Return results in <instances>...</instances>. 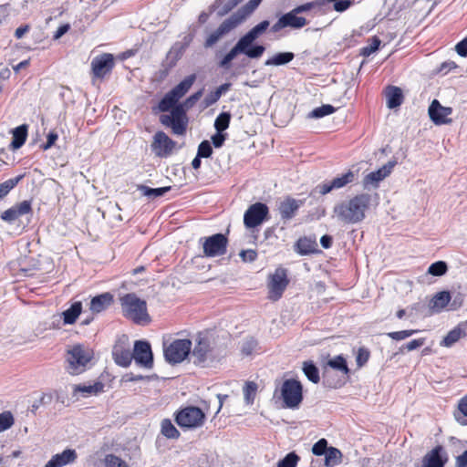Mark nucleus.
Returning <instances> with one entry per match:
<instances>
[{
    "label": "nucleus",
    "instance_id": "nucleus-1",
    "mask_svg": "<svg viewBox=\"0 0 467 467\" xmlns=\"http://www.w3.org/2000/svg\"><path fill=\"white\" fill-rule=\"evenodd\" d=\"M372 195L369 193H359L342 202L334 207V213L338 220L345 223L356 224L362 222L366 213L370 208Z\"/></svg>",
    "mask_w": 467,
    "mask_h": 467
},
{
    "label": "nucleus",
    "instance_id": "nucleus-2",
    "mask_svg": "<svg viewBox=\"0 0 467 467\" xmlns=\"http://www.w3.org/2000/svg\"><path fill=\"white\" fill-rule=\"evenodd\" d=\"M122 315L132 320L135 324L141 325L150 321L147 311V303L134 293H129L119 298Z\"/></svg>",
    "mask_w": 467,
    "mask_h": 467
},
{
    "label": "nucleus",
    "instance_id": "nucleus-3",
    "mask_svg": "<svg viewBox=\"0 0 467 467\" xmlns=\"http://www.w3.org/2000/svg\"><path fill=\"white\" fill-rule=\"evenodd\" d=\"M196 341L191 352L194 365L204 368L219 359L220 353L209 337L199 334Z\"/></svg>",
    "mask_w": 467,
    "mask_h": 467
},
{
    "label": "nucleus",
    "instance_id": "nucleus-4",
    "mask_svg": "<svg viewBox=\"0 0 467 467\" xmlns=\"http://www.w3.org/2000/svg\"><path fill=\"white\" fill-rule=\"evenodd\" d=\"M280 398L283 400V407L287 409H297L303 401V386L295 379L284 380L280 389Z\"/></svg>",
    "mask_w": 467,
    "mask_h": 467
},
{
    "label": "nucleus",
    "instance_id": "nucleus-5",
    "mask_svg": "<svg viewBox=\"0 0 467 467\" xmlns=\"http://www.w3.org/2000/svg\"><path fill=\"white\" fill-rule=\"evenodd\" d=\"M92 358V353L88 348L80 345L74 346L67 352V370L71 375H78L86 370L88 363Z\"/></svg>",
    "mask_w": 467,
    "mask_h": 467
},
{
    "label": "nucleus",
    "instance_id": "nucleus-6",
    "mask_svg": "<svg viewBox=\"0 0 467 467\" xmlns=\"http://www.w3.org/2000/svg\"><path fill=\"white\" fill-rule=\"evenodd\" d=\"M192 345L190 339H175L168 346L164 344L165 360L172 365L182 362L191 353Z\"/></svg>",
    "mask_w": 467,
    "mask_h": 467
},
{
    "label": "nucleus",
    "instance_id": "nucleus-7",
    "mask_svg": "<svg viewBox=\"0 0 467 467\" xmlns=\"http://www.w3.org/2000/svg\"><path fill=\"white\" fill-rule=\"evenodd\" d=\"M160 121L162 125L170 127L173 134L181 136L186 133L189 119L184 109L176 107L169 115H161Z\"/></svg>",
    "mask_w": 467,
    "mask_h": 467
},
{
    "label": "nucleus",
    "instance_id": "nucleus-8",
    "mask_svg": "<svg viewBox=\"0 0 467 467\" xmlns=\"http://www.w3.org/2000/svg\"><path fill=\"white\" fill-rule=\"evenodd\" d=\"M205 414L203 411L194 406H188L177 412L175 416L176 423L182 428L193 429L202 426L204 423Z\"/></svg>",
    "mask_w": 467,
    "mask_h": 467
},
{
    "label": "nucleus",
    "instance_id": "nucleus-9",
    "mask_svg": "<svg viewBox=\"0 0 467 467\" xmlns=\"http://www.w3.org/2000/svg\"><path fill=\"white\" fill-rule=\"evenodd\" d=\"M202 244L203 254L206 257L224 255L227 252L228 238L223 234H215L200 239Z\"/></svg>",
    "mask_w": 467,
    "mask_h": 467
},
{
    "label": "nucleus",
    "instance_id": "nucleus-10",
    "mask_svg": "<svg viewBox=\"0 0 467 467\" xmlns=\"http://www.w3.org/2000/svg\"><path fill=\"white\" fill-rule=\"evenodd\" d=\"M289 280L287 278V271L283 267L275 269V273L269 276L268 287V298L272 301L279 300L286 286L288 285Z\"/></svg>",
    "mask_w": 467,
    "mask_h": 467
},
{
    "label": "nucleus",
    "instance_id": "nucleus-11",
    "mask_svg": "<svg viewBox=\"0 0 467 467\" xmlns=\"http://www.w3.org/2000/svg\"><path fill=\"white\" fill-rule=\"evenodd\" d=\"M355 180V173L352 171L336 177L331 181H326L317 184L311 192L312 196L326 195L334 190L344 188L348 183L353 182Z\"/></svg>",
    "mask_w": 467,
    "mask_h": 467
},
{
    "label": "nucleus",
    "instance_id": "nucleus-12",
    "mask_svg": "<svg viewBox=\"0 0 467 467\" xmlns=\"http://www.w3.org/2000/svg\"><path fill=\"white\" fill-rule=\"evenodd\" d=\"M133 359L141 368L150 369L153 367V353L150 344L146 340H136L133 347Z\"/></svg>",
    "mask_w": 467,
    "mask_h": 467
},
{
    "label": "nucleus",
    "instance_id": "nucleus-13",
    "mask_svg": "<svg viewBox=\"0 0 467 467\" xmlns=\"http://www.w3.org/2000/svg\"><path fill=\"white\" fill-rule=\"evenodd\" d=\"M269 209L263 202H255L249 206L244 214V223L247 228L260 225L267 217Z\"/></svg>",
    "mask_w": 467,
    "mask_h": 467
},
{
    "label": "nucleus",
    "instance_id": "nucleus-14",
    "mask_svg": "<svg viewBox=\"0 0 467 467\" xmlns=\"http://www.w3.org/2000/svg\"><path fill=\"white\" fill-rule=\"evenodd\" d=\"M176 142L165 132L157 131L153 136L150 148L152 152L160 158H166L172 153Z\"/></svg>",
    "mask_w": 467,
    "mask_h": 467
},
{
    "label": "nucleus",
    "instance_id": "nucleus-15",
    "mask_svg": "<svg viewBox=\"0 0 467 467\" xmlns=\"http://www.w3.org/2000/svg\"><path fill=\"white\" fill-rule=\"evenodd\" d=\"M307 24V20L303 16H298V13L294 12V9L282 15L280 18L271 27L272 33H277L281 29L290 27L299 29Z\"/></svg>",
    "mask_w": 467,
    "mask_h": 467
},
{
    "label": "nucleus",
    "instance_id": "nucleus-16",
    "mask_svg": "<svg viewBox=\"0 0 467 467\" xmlns=\"http://www.w3.org/2000/svg\"><path fill=\"white\" fill-rule=\"evenodd\" d=\"M396 164V161H389L381 168L367 174L362 181L363 187L365 189H368L369 187L378 188L379 183L391 173Z\"/></svg>",
    "mask_w": 467,
    "mask_h": 467
},
{
    "label": "nucleus",
    "instance_id": "nucleus-17",
    "mask_svg": "<svg viewBox=\"0 0 467 467\" xmlns=\"http://www.w3.org/2000/svg\"><path fill=\"white\" fill-rule=\"evenodd\" d=\"M114 57L112 54L104 53L95 57L91 61V69L94 77L102 78L114 67Z\"/></svg>",
    "mask_w": 467,
    "mask_h": 467
},
{
    "label": "nucleus",
    "instance_id": "nucleus-18",
    "mask_svg": "<svg viewBox=\"0 0 467 467\" xmlns=\"http://www.w3.org/2000/svg\"><path fill=\"white\" fill-rule=\"evenodd\" d=\"M448 462V454L441 445L435 446L427 452L421 461V465L415 467H445Z\"/></svg>",
    "mask_w": 467,
    "mask_h": 467
},
{
    "label": "nucleus",
    "instance_id": "nucleus-19",
    "mask_svg": "<svg viewBox=\"0 0 467 467\" xmlns=\"http://www.w3.org/2000/svg\"><path fill=\"white\" fill-rule=\"evenodd\" d=\"M428 113L431 121L436 125L451 124L452 119L448 118L452 113L451 107H443L438 99H433Z\"/></svg>",
    "mask_w": 467,
    "mask_h": 467
},
{
    "label": "nucleus",
    "instance_id": "nucleus-20",
    "mask_svg": "<svg viewBox=\"0 0 467 467\" xmlns=\"http://www.w3.org/2000/svg\"><path fill=\"white\" fill-rule=\"evenodd\" d=\"M32 213L31 201L25 200L19 203L13 205L11 208L3 212L0 218L8 223H13L20 217Z\"/></svg>",
    "mask_w": 467,
    "mask_h": 467
},
{
    "label": "nucleus",
    "instance_id": "nucleus-21",
    "mask_svg": "<svg viewBox=\"0 0 467 467\" xmlns=\"http://www.w3.org/2000/svg\"><path fill=\"white\" fill-rule=\"evenodd\" d=\"M302 204V201L296 200L289 196L285 198L278 205V212L281 219L288 221L294 218Z\"/></svg>",
    "mask_w": 467,
    "mask_h": 467
},
{
    "label": "nucleus",
    "instance_id": "nucleus-22",
    "mask_svg": "<svg viewBox=\"0 0 467 467\" xmlns=\"http://www.w3.org/2000/svg\"><path fill=\"white\" fill-rule=\"evenodd\" d=\"M237 26V24L231 18L228 17L223 23L218 26L216 30H214L213 33H211L205 42L204 47H213L219 39L223 36L224 35L228 34L230 31L234 29Z\"/></svg>",
    "mask_w": 467,
    "mask_h": 467
},
{
    "label": "nucleus",
    "instance_id": "nucleus-23",
    "mask_svg": "<svg viewBox=\"0 0 467 467\" xmlns=\"http://www.w3.org/2000/svg\"><path fill=\"white\" fill-rule=\"evenodd\" d=\"M78 459V453L74 449H66L57 453L45 464V467H63L74 463Z\"/></svg>",
    "mask_w": 467,
    "mask_h": 467
},
{
    "label": "nucleus",
    "instance_id": "nucleus-24",
    "mask_svg": "<svg viewBox=\"0 0 467 467\" xmlns=\"http://www.w3.org/2000/svg\"><path fill=\"white\" fill-rule=\"evenodd\" d=\"M112 356L117 365L127 368L131 364L133 352L122 343H118L113 347Z\"/></svg>",
    "mask_w": 467,
    "mask_h": 467
},
{
    "label": "nucleus",
    "instance_id": "nucleus-25",
    "mask_svg": "<svg viewBox=\"0 0 467 467\" xmlns=\"http://www.w3.org/2000/svg\"><path fill=\"white\" fill-rule=\"evenodd\" d=\"M113 303V296L105 292L91 298L89 309L94 314L106 310Z\"/></svg>",
    "mask_w": 467,
    "mask_h": 467
},
{
    "label": "nucleus",
    "instance_id": "nucleus-26",
    "mask_svg": "<svg viewBox=\"0 0 467 467\" xmlns=\"http://www.w3.org/2000/svg\"><path fill=\"white\" fill-rule=\"evenodd\" d=\"M262 1L263 0H249L230 17L237 24V26L240 25L247 16L254 13Z\"/></svg>",
    "mask_w": 467,
    "mask_h": 467
},
{
    "label": "nucleus",
    "instance_id": "nucleus-27",
    "mask_svg": "<svg viewBox=\"0 0 467 467\" xmlns=\"http://www.w3.org/2000/svg\"><path fill=\"white\" fill-rule=\"evenodd\" d=\"M451 294L448 291L438 292L434 295L430 302V308L434 313H440L451 302Z\"/></svg>",
    "mask_w": 467,
    "mask_h": 467
},
{
    "label": "nucleus",
    "instance_id": "nucleus-28",
    "mask_svg": "<svg viewBox=\"0 0 467 467\" xmlns=\"http://www.w3.org/2000/svg\"><path fill=\"white\" fill-rule=\"evenodd\" d=\"M387 106L389 109L400 107L403 102L401 88L395 86H389L386 91Z\"/></svg>",
    "mask_w": 467,
    "mask_h": 467
},
{
    "label": "nucleus",
    "instance_id": "nucleus-29",
    "mask_svg": "<svg viewBox=\"0 0 467 467\" xmlns=\"http://www.w3.org/2000/svg\"><path fill=\"white\" fill-rule=\"evenodd\" d=\"M295 58V54L293 52H279L273 55L271 57L265 61V66L270 67H279L285 66L290 63Z\"/></svg>",
    "mask_w": 467,
    "mask_h": 467
},
{
    "label": "nucleus",
    "instance_id": "nucleus-30",
    "mask_svg": "<svg viewBox=\"0 0 467 467\" xmlns=\"http://www.w3.org/2000/svg\"><path fill=\"white\" fill-rule=\"evenodd\" d=\"M296 251L302 255L317 252V243L315 238L302 237L296 242Z\"/></svg>",
    "mask_w": 467,
    "mask_h": 467
},
{
    "label": "nucleus",
    "instance_id": "nucleus-31",
    "mask_svg": "<svg viewBox=\"0 0 467 467\" xmlns=\"http://www.w3.org/2000/svg\"><path fill=\"white\" fill-rule=\"evenodd\" d=\"M179 100L180 99L170 90L160 100L158 109L161 112L170 111L171 113L180 104Z\"/></svg>",
    "mask_w": 467,
    "mask_h": 467
},
{
    "label": "nucleus",
    "instance_id": "nucleus-32",
    "mask_svg": "<svg viewBox=\"0 0 467 467\" xmlns=\"http://www.w3.org/2000/svg\"><path fill=\"white\" fill-rule=\"evenodd\" d=\"M27 137V126L26 124L20 125L14 129L13 137L11 141V149H20L26 142Z\"/></svg>",
    "mask_w": 467,
    "mask_h": 467
},
{
    "label": "nucleus",
    "instance_id": "nucleus-33",
    "mask_svg": "<svg viewBox=\"0 0 467 467\" xmlns=\"http://www.w3.org/2000/svg\"><path fill=\"white\" fill-rule=\"evenodd\" d=\"M82 312V303L80 301L74 302L69 308L62 313L63 321L66 325H72L76 322L78 316Z\"/></svg>",
    "mask_w": 467,
    "mask_h": 467
},
{
    "label": "nucleus",
    "instance_id": "nucleus-34",
    "mask_svg": "<svg viewBox=\"0 0 467 467\" xmlns=\"http://www.w3.org/2000/svg\"><path fill=\"white\" fill-rule=\"evenodd\" d=\"M195 79L196 76L194 74L189 75L178 85L172 88L171 91L180 99L189 91Z\"/></svg>",
    "mask_w": 467,
    "mask_h": 467
},
{
    "label": "nucleus",
    "instance_id": "nucleus-35",
    "mask_svg": "<svg viewBox=\"0 0 467 467\" xmlns=\"http://www.w3.org/2000/svg\"><path fill=\"white\" fill-rule=\"evenodd\" d=\"M270 23L268 20H264L254 26L252 29H250L244 36H243L240 40L242 42L245 41H254L261 35H263L266 29L268 28Z\"/></svg>",
    "mask_w": 467,
    "mask_h": 467
},
{
    "label": "nucleus",
    "instance_id": "nucleus-36",
    "mask_svg": "<svg viewBox=\"0 0 467 467\" xmlns=\"http://www.w3.org/2000/svg\"><path fill=\"white\" fill-rule=\"evenodd\" d=\"M253 42L254 41H248V42L244 41L243 42L244 51H241V52L250 58H258L264 54L265 47L263 45L253 46L252 45Z\"/></svg>",
    "mask_w": 467,
    "mask_h": 467
},
{
    "label": "nucleus",
    "instance_id": "nucleus-37",
    "mask_svg": "<svg viewBox=\"0 0 467 467\" xmlns=\"http://www.w3.org/2000/svg\"><path fill=\"white\" fill-rule=\"evenodd\" d=\"M303 372L307 379L315 384L320 380L319 370L312 360H307L303 363Z\"/></svg>",
    "mask_w": 467,
    "mask_h": 467
},
{
    "label": "nucleus",
    "instance_id": "nucleus-38",
    "mask_svg": "<svg viewBox=\"0 0 467 467\" xmlns=\"http://www.w3.org/2000/svg\"><path fill=\"white\" fill-rule=\"evenodd\" d=\"M243 49V42L239 39L236 45L223 57V59L219 62V67L228 69L230 67L231 62L234 57L242 53Z\"/></svg>",
    "mask_w": 467,
    "mask_h": 467
},
{
    "label": "nucleus",
    "instance_id": "nucleus-39",
    "mask_svg": "<svg viewBox=\"0 0 467 467\" xmlns=\"http://www.w3.org/2000/svg\"><path fill=\"white\" fill-rule=\"evenodd\" d=\"M171 186L160 187V188H150L146 185H139L138 191H140L144 196L149 198H158L163 196L166 192L171 191Z\"/></svg>",
    "mask_w": 467,
    "mask_h": 467
},
{
    "label": "nucleus",
    "instance_id": "nucleus-40",
    "mask_svg": "<svg viewBox=\"0 0 467 467\" xmlns=\"http://www.w3.org/2000/svg\"><path fill=\"white\" fill-rule=\"evenodd\" d=\"M324 455L325 464L327 467H334L341 462L342 453L335 447H329Z\"/></svg>",
    "mask_w": 467,
    "mask_h": 467
},
{
    "label": "nucleus",
    "instance_id": "nucleus-41",
    "mask_svg": "<svg viewBox=\"0 0 467 467\" xmlns=\"http://www.w3.org/2000/svg\"><path fill=\"white\" fill-rule=\"evenodd\" d=\"M235 6L236 4L234 2V0H215L214 4L212 5V8L217 9L218 16H224Z\"/></svg>",
    "mask_w": 467,
    "mask_h": 467
},
{
    "label": "nucleus",
    "instance_id": "nucleus-42",
    "mask_svg": "<svg viewBox=\"0 0 467 467\" xmlns=\"http://www.w3.org/2000/svg\"><path fill=\"white\" fill-rule=\"evenodd\" d=\"M462 335L461 329L458 326H456L453 329L448 332V334L443 337L441 342V346L451 348L456 342H458L461 338H462Z\"/></svg>",
    "mask_w": 467,
    "mask_h": 467
},
{
    "label": "nucleus",
    "instance_id": "nucleus-43",
    "mask_svg": "<svg viewBox=\"0 0 467 467\" xmlns=\"http://www.w3.org/2000/svg\"><path fill=\"white\" fill-rule=\"evenodd\" d=\"M327 366L331 368L343 372L346 376L349 374V368L348 367L345 358L341 355L336 356L327 361Z\"/></svg>",
    "mask_w": 467,
    "mask_h": 467
},
{
    "label": "nucleus",
    "instance_id": "nucleus-44",
    "mask_svg": "<svg viewBox=\"0 0 467 467\" xmlns=\"http://www.w3.org/2000/svg\"><path fill=\"white\" fill-rule=\"evenodd\" d=\"M161 433L168 439H178L180 431L168 419L161 421Z\"/></svg>",
    "mask_w": 467,
    "mask_h": 467
},
{
    "label": "nucleus",
    "instance_id": "nucleus-45",
    "mask_svg": "<svg viewBox=\"0 0 467 467\" xmlns=\"http://www.w3.org/2000/svg\"><path fill=\"white\" fill-rule=\"evenodd\" d=\"M23 177L24 175H18L0 183V199L5 197L9 192L17 185Z\"/></svg>",
    "mask_w": 467,
    "mask_h": 467
},
{
    "label": "nucleus",
    "instance_id": "nucleus-46",
    "mask_svg": "<svg viewBox=\"0 0 467 467\" xmlns=\"http://www.w3.org/2000/svg\"><path fill=\"white\" fill-rule=\"evenodd\" d=\"M231 121V113L230 112H222L220 113L214 121V129L216 131L223 132L229 128Z\"/></svg>",
    "mask_w": 467,
    "mask_h": 467
},
{
    "label": "nucleus",
    "instance_id": "nucleus-47",
    "mask_svg": "<svg viewBox=\"0 0 467 467\" xmlns=\"http://www.w3.org/2000/svg\"><path fill=\"white\" fill-rule=\"evenodd\" d=\"M336 109L329 104L322 105L321 107L314 109L311 112L308 113V118L310 119H320L325 116L330 115L334 113Z\"/></svg>",
    "mask_w": 467,
    "mask_h": 467
},
{
    "label": "nucleus",
    "instance_id": "nucleus-48",
    "mask_svg": "<svg viewBox=\"0 0 467 467\" xmlns=\"http://www.w3.org/2000/svg\"><path fill=\"white\" fill-rule=\"evenodd\" d=\"M459 412L455 413V419L461 425H466L467 420V395L462 398L458 404Z\"/></svg>",
    "mask_w": 467,
    "mask_h": 467
},
{
    "label": "nucleus",
    "instance_id": "nucleus-49",
    "mask_svg": "<svg viewBox=\"0 0 467 467\" xmlns=\"http://www.w3.org/2000/svg\"><path fill=\"white\" fill-rule=\"evenodd\" d=\"M327 4H328V2L327 0H315V1L307 2L306 4L296 6L294 8V12L302 14V13H306L310 10H313L317 7H321Z\"/></svg>",
    "mask_w": 467,
    "mask_h": 467
},
{
    "label": "nucleus",
    "instance_id": "nucleus-50",
    "mask_svg": "<svg viewBox=\"0 0 467 467\" xmlns=\"http://www.w3.org/2000/svg\"><path fill=\"white\" fill-rule=\"evenodd\" d=\"M299 460L300 457L295 451H291L278 461L277 467H296Z\"/></svg>",
    "mask_w": 467,
    "mask_h": 467
},
{
    "label": "nucleus",
    "instance_id": "nucleus-51",
    "mask_svg": "<svg viewBox=\"0 0 467 467\" xmlns=\"http://www.w3.org/2000/svg\"><path fill=\"white\" fill-rule=\"evenodd\" d=\"M104 389V384L101 383V382H97L93 385H77L75 387V390L76 391H79V392H82V393H85V394H97V393H99L103 390Z\"/></svg>",
    "mask_w": 467,
    "mask_h": 467
},
{
    "label": "nucleus",
    "instance_id": "nucleus-52",
    "mask_svg": "<svg viewBox=\"0 0 467 467\" xmlns=\"http://www.w3.org/2000/svg\"><path fill=\"white\" fill-rule=\"evenodd\" d=\"M448 270L447 264L444 261H437L432 263L428 268V274L433 276H441Z\"/></svg>",
    "mask_w": 467,
    "mask_h": 467
},
{
    "label": "nucleus",
    "instance_id": "nucleus-53",
    "mask_svg": "<svg viewBox=\"0 0 467 467\" xmlns=\"http://www.w3.org/2000/svg\"><path fill=\"white\" fill-rule=\"evenodd\" d=\"M104 467H130L121 458L114 454H107L104 458Z\"/></svg>",
    "mask_w": 467,
    "mask_h": 467
},
{
    "label": "nucleus",
    "instance_id": "nucleus-54",
    "mask_svg": "<svg viewBox=\"0 0 467 467\" xmlns=\"http://www.w3.org/2000/svg\"><path fill=\"white\" fill-rule=\"evenodd\" d=\"M202 95V91L199 90L188 97L183 102L180 103L178 107H181L182 109H184L185 113H187V111L191 109L201 99Z\"/></svg>",
    "mask_w": 467,
    "mask_h": 467
},
{
    "label": "nucleus",
    "instance_id": "nucleus-55",
    "mask_svg": "<svg viewBox=\"0 0 467 467\" xmlns=\"http://www.w3.org/2000/svg\"><path fill=\"white\" fill-rule=\"evenodd\" d=\"M380 44L381 40L378 36H373L370 44L360 49V55L363 57H369L379 49Z\"/></svg>",
    "mask_w": 467,
    "mask_h": 467
},
{
    "label": "nucleus",
    "instance_id": "nucleus-56",
    "mask_svg": "<svg viewBox=\"0 0 467 467\" xmlns=\"http://www.w3.org/2000/svg\"><path fill=\"white\" fill-rule=\"evenodd\" d=\"M14 422V416L10 411H4L0 413V432L10 429Z\"/></svg>",
    "mask_w": 467,
    "mask_h": 467
},
{
    "label": "nucleus",
    "instance_id": "nucleus-57",
    "mask_svg": "<svg viewBox=\"0 0 467 467\" xmlns=\"http://www.w3.org/2000/svg\"><path fill=\"white\" fill-rule=\"evenodd\" d=\"M182 55V47H177V44L173 46L167 54V60L169 61V66L171 67L175 66L177 61L181 58Z\"/></svg>",
    "mask_w": 467,
    "mask_h": 467
},
{
    "label": "nucleus",
    "instance_id": "nucleus-58",
    "mask_svg": "<svg viewBox=\"0 0 467 467\" xmlns=\"http://www.w3.org/2000/svg\"><path fill=\"white\" fill-rule=\"evenodd\" d=\"M213 150L209 140H202L197 150V155L202 158H209L212 156Z\"/></svg>",
    "mask_w": 467,
    "mask_h": 467
},
{
    "label": "nucleus",
    "instance_id": "nucleus-59",
    "mask_svg": "<svg viewBox=\"0 0 467 467\" xmlns=\"http://www.w3.org/2000/svg\"><path fill=\"white\" fill-rule=\"evenodd\" d=\"M417 332H418V330L408 329V330L389 332V333H387V336L393 340L400 341V340H403L407 337H410V336L416 334Z\"/></svg>",
    "mask_w": 467,
    "mask_h": 467
},
{
    "label": "nucleus",
    "instance_id": "nucleus-60",
    "mask_svg": "<svg viewBox=\"0 0 467 467\" xmlns=\"http://www.w3.org/2000/svg\"><path fill=\"white\" fill-rule=\"evenodd\" d=\"M370 352L366 348H359L356 357V363L358 368H362L369 359Z\"/></svg>",
    "mask_w": 467,
    "mask_h": 467
},
{
    "label": "nucleus",
    "instance_id": "nucleus-61",
    "mask_svg": "<svg viewBox=\"0 0 467 467\" xmlns=\"http://www.w3.org/2000/svg\"><path fill=\"white\" fill-rule=\"evenodd\" d=\"M329 447H327V441L326 439L318 440L312 447L313 454L321 456L326 453Z\"/></svg>",
    "mask_w": 467,
    "mask_h": 467
},
{
    "label": "nucleus",
    "instance_id": "nucleus-62",
    "mask_svg": "<svg viewBox=\"0 0 467 467\" xmlns=\"http://www.w3.org/2000/svg\"><path fill=\"white\" fill-rule=\"evenodd\" d=\"M328 4L333 3V9L337 12L342 13L348 10L352 2L350 0H327Z\"/></svg>",
    "mask_w": 467,
    "mask_h": 467
},
{
    "label": "nucleus",
    "instance_id": "nucleus-63",
    "mask_svg": "<svg viewBox=\"0 0 467 467\" xmlns=\"http://www.w3.org/2000/svg\"><path fill=\"white\" fill-rule=\"evenodd\" d=\"M257 345V341L253 337L245 340L242 345V353L246 356L251 355L255 350Z\"/></svg>",
    "mask_w": 467,
    "mask_h": 467
},
{
    "label": "nucleus",
    "instance_id": "nucleus-64",
    "mask_svg": "<svg viewBox=\"0 0 467 467\" xmlns=\"http://www.w3.org/2000/svg\"><path fill=\"white\" fill-rule=\"evenodd\" d=\"M455 50L459 56L467 57V36L461 40L455 47Z\"/></svg>",
    "mask_w": 467,
    "mask_h": 467
}]
</instances>
